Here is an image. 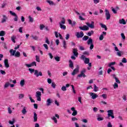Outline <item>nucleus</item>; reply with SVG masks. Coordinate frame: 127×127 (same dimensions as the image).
Wrapping results in <instances>:
<instances>
[{"label": "nucleus", "instance_id": "obj_17", "mask_svg": "<svg viewBox=\"0 0 127 127\" xmlns=\"http://www.w3.org/2000/svg\"><path fill=\"white\" fill-rule=\"evenodd\" d=\"M16 52V50H15L10 49L9 50V53L10 54V56H14Z\"/></svg>", "mask_w": 127, "mask_h": 127}, {"label": "nucleus", "instance_id": "obj_31", "mask_svg": "<svg viewBox=\"0 0 127 127\" xmlns=\"http://www.w3.org/2000/svg\"><path fill=\"white\" fill-rule=\"evenodd\" d=\"M3 18L2 19V20L1 21V22L2 23L5 22V21H6V19H7V17H6V16H5V15H3Z\"/></svg>", "mask_w": 127, "mask_h": 127}, {"label": "nucleus", "instance_id": "obj_13", "mask_svg": "<svg viewBox=\"0 0 127 127\" xmlns=\"http://www.w3.org/2000/svg\"><path fill=\"white\" fill-rule=\"evenodd\" d=\"M70 110L73 112L72 116H73L74 117H75V116H77L78 112H77V110H75V107H71Z\"/></svg>", "mask_w": 127, "mask_h": 127}, {"label": "nucleus", "instance_id": "obj_51", "mask_svg": "<svg viewBox=\"0 0 127 127\" xmlns=\"http://www.w3.org/2000/svg\"><path fill=\"white\" fill-rule=\"evenodd\" d=\"M14 122H15L14 119H13L12 121H9V124L10 125H13L14 124Z\"/></svg>", "mask_w": 127, "mask_h": 127}, {"label": "nucleus", "instance_id": "obj_20", "mask_svg": "<svg viewBox=\"0 0 127 127\" xmlns=\"http://www.w3.org/2000/svg\"><path fill=\"white\" fill-rule=\"evenodd\" d=\"M33 119V122H34V123H36V122H37V114L35 112H34Z\"/></svg>", "mask_w": 127, "mask_h": 127}, {"label": "nucleus", "instance_id": "obj_24", "mask_svg": "<svg viewBox=\"0 0 127 127\" xmlns=\"http://www.w3.org/2000/svg\"><path fill=\"white\" fill-rule=\"evenodd\" d=\"M47 2H48V3H49L50 5H55V3H54V2H53L52 0H47Z\"/></svg>", "mask_w": 127, "mask_h": 127}, {"label": "nucleus", "instance_id": "obj_11", "mask_svg": "<svg viewBox=\"0 0 127 127\" xmlns=\"http://www.w3.org/2000/svg\"><path fill=\"white\" fill-rule=\"evenodd\" d=\"M78 72H79V65H77L76 66V68H75L73 70V72L71 73V75L72 76H75V74L77 73Z\"/></svg>", "mask_w": 127, "mask_h": 127}, {"label": "nucleus", "instance_id": "obj_23", "mask_svg": "<svg viewBox=\"0 0 127 127\" xmlns=\"http://www.w3.org/2000/svg\"><path fill=\"white\" fill-rule=\"evenodd\" d=\"M21 113L23 114V115H25V114L27 113V111H26V107H24L23 108V109L21 111Z\"/></svg>", "mask_w": 127, "mask_h": 127}, {"label": "nucleus", "instance_id": "obj_22", "mask_svg": "<svg viewBox=\"0 0 127 127\" xmlns=\"http://www.w3.org/2000/svg\"><path fill=\"white\" fill-rule=\"evenodd\" d=\"M65 18L64 17H63L62 18V20L59 23L60 25H62L63 24H65Z\"/></svg>", "mask_w": 127, "mask_h": 127}, {"label": "nucleus", "instance_id": "obj_39", "mask_svg": "<svg viewBox=\"0 0 127 127\" xmlns=\"http://www.w3.org/2000/svg\"><path fill=\"white\" fill-rule=\"evenodd\" d=\"M36 61H37V62H40V59L39 56H36Z\"/></svg>", "mask_w": 127, "mask_h": 127}, {"label": "nucleus", "instance_id": "obj_19", "mask_svg": "<svg viewBox=\"0 0 127 127\" xmlns=\"http://www.w3.org/2000/svg\"><path fill=\"white\" fill-rule=\"evenodd\" d=\"M55 36L57 38H58V37H60V39H63V37H62V35L60 34V33L58 32H56L55 33Z\"/></svg>", "mask_w": 127, "mask_h": 127}, {"label": "nucleus", "instance_id": "obj_12", "mask_svg": "<svg viewBox=\"0 0 127 127\" xmlns=\"http://www.w3.org/2000/svg\"><path fill=\"white\" fill-rule=\"evenodd\" d=\"M4 65L5 66V68H6V69H7L8 68H9V64H8V59H5L4 60Z\"/></svg>", "mask_w": 127, "mask_h": 127}, {"label": "nucleus", "instance_id": "obj_21", "mask_svg": "<svg viewBox=\"0 0 127 127\" xmlns=\"http://www.w3.org/2000/svg\"><path fill=\"white\" fill-rule=\"evenodd\" d=\"M119 23L120 24H127V22L124 19H120L119 20Z\"/></svg>", "mask_w": 127, "mask_h": 127}, {"label": "nucleus", "instance_id": "obj_33", "mask_svg": "<svg viewBox=\"0 0 127 127\" xmlns=\"http://www.w3.org/2000/svg\"><path fill=\"white\" fill-rule=\"evenodd\" d=\"M52 120L54 122L55 124H57L58 121H57V119L55 116H53L51 118Z\"/></svg>", "mask_w": 127, "mask_h": 127}, {"label": "nucleus", "instance_id": "obj_43", "mask_svg": "<svg viewBox=\"0 0 127 127\" xmlns=\"http://www.w3.org/2000/svg\"><path fill=\"white\" fill-rule=\"evenodd\" d=\"M113 87L114 89H117V88H119V85L117 83H114V84L113 85Z\"/></svg>", "mask_w": 127, "mask_h": 127}, {"label": "nucleus", "instance_id": "obj_57", "mask_svg": "<svg viewBox=\"0 0 127 127\" xmlns=\"http://www.w3.org/2000/svg\"><path fill=\"white\" fill-rule=\"evenodd\" d=\"M31 65L32 67H33V66H36V63L35 62H33V63H31Z\"/></svg>", "mask_w": 127, "mask_h": 127}, {"label": "nucleus", "instance_id": "obj_6", "mask_svg": "<svg viewBox=\"0 0 127 127\" xmlns=\"http://www.w3.org/2000/svg\"><path fill=\"white\" fill-rule=\"evenodd\" d=\"M89 94L90 95V96L92 100H95V99H97V98H98V97H99V96L98 95H97V94H96L94 92H90L89 93Z\"/></svg>", "mask_w": 127, "mask_h": 127}, {"label": "nucleus", "instance_id": "obj_38", "mask_svg": "<svg viewBox=\"0 0 127 127\" xmlns=\"http://www.w3.org/2000/svg\"><path fill=\"white\" fill-rule=\"evenodd\" d=\"M45 28V25H43V24H41L40 25V30H43V29H44Z\"/></svg>", "mask_w": 127, "mask_h": 127}, {"label": "nucleus", "instance_id": "obj_49", "mask_svg": "<svg viewBox=\"0 0 127 127\" xmlns=\"http://www.w3.org/2000/svg\"><path fill=\"white\" fill-rule=\"evenodd\" d=\"M83 40H84V41H86L87 40H88V39H89V37L87 36H85L83 38Z\"/></svg>", "mask_w": 127, "mask_h": 127}, {"label": "nucleus", "instance_id": "obj_36", "mask_svg": "<svg viewBox=\"0 0 127 127\" xmlns=\"http://www.w3.org/2000/svg\"><path fill=\"white\" fill-rule=\"evenodd\" d=\"M63 47L64 49H66V48L67 47L66 44V41L64 40L63 41Z\"/></svg>", "mask_w": 127, "mask_h": 127}, {"label": "nucleus", "instance_id": "obj_61", "mask_svg": "<svg viewBox=\"0 0 127 127\" xmlns=\"http://www.w3.org/2000/svg\"><path fill=\"white\" fill-rule=\"evenodd\" d=\"M44 47H45V49H46V50H48V46L47 45V44H44L43 45Z\"/></svg>", "mask_w": 127, "mask_h": 127}, {"label": "nucleus", "instance_id": "obj_55", "mask_svg": "<svg viewBox=\"0 0 127 127\" xmlns=\"http://www.w3.org/2000/svg\"><path fill=\"white\" fill-rule=\"evenodd\" d=\"M48 55L50 57V59H53V56L51 53H49Z\"/></svg>", "mask_w": 127, "mask_h": 127}, {"label": "nucleus", "instance_id": "obj_41", "mask_svg": "<svg viewBox=\"0 0 127 127\" xmlns=\"http://www.w3.org/2000/svg\"><path fill=\"white\" fill-rule=\"evenodd\" d=\"M32 38L34 39V40H38V37L36 36H34L33 35H32Z\"/></svg>", "mask_w": 127, "mask_h": 127}, {"label": "nucleus", "instance_id": "obj_40", "mask_svg": "<svg viewBox=\"0 0 127 127\" xmlns=\"http://www.w3.org/2000/svg\"><path fill=\"white\" fill-rule=\"evenodd\" d=\"M51 86L53 88V89H55V88H56V84H55V82H52Z\"/></svg>", "mask_w": 127, "mask_h": 127}, {"label": "nucleus", "instance_id": "obj_48", "mask_svg": "<svg viewBox=\"0 0 127 127\" xmlns=\"http://www.w3.org/2000/svg\"><path fill=\"white\" fill-rule=\"evenodd\" d=\"M121 37L123 40H126V36H125V34L123 33H121Z\"/></svg>", "mask_w": 127, "mask_h": 127}, {"label": "nucleus", "instance_id": "obj_26", "mask_svg": "<svg viewBox=\"0 0 127 127\" xmlns=\"http://www.w3.org/2000/svg\"><path fill=\"white\" fill-rule=\"evenodd\" d=\"M24 98V94H18V99L19 100H22Z\"/></svg>", "mask_w": 127, "mask_h": 127}, {"label": "nucleus", "instance_id": "obj_34", "mask_svg": "<svg viewBox=\"0 0 127 127\" xmlns=\"http://www.w3.org/2000/svg\"><path fill=\"white\" fill-rule=\"evenodd\" d=\"M100 26H101V27L102 28H104L105 30H107L108 29L107 28V26H106V25L103 24V23H100Z\"/></svg>", "mask_w": 127, "mask_h": 127}, {"label": "nucleus", "instance_id": "obj_9", "mask_svg": "<svg viewBox=\"0 0 127 127\" xmlns=\"http://www.w3.org/2000/svg\"><path fill=\"white\" fill-rule=\"evenodd\" d=\"M79 29L81 30H83V31H87V30H89V28L87 25H83V26H79Z\"/></svg>", "mask_w": 127, "mask_h": 127}, {"label": "nucleus", "instance_id": "obj_10", "mask_svg": "<svg viewBox=\"0 0 127 127\" xmlns=\"http://www.w3.org/2000/svg\"><path fill=\"white\" fill-rule=\"evenodd\" d=\"M105 12L106 19L107 20H109L111 19V14H110V12L109 11V10H108V9H105Z\"/></svg>", "mask_w": 127, "mask_h": 127}, {"label": "nucleus", "instance_id": "obj_2", "mask_svg": "<svg viewBox=\"0 0 127 127\" xmlns=\"http://www.w3.org/2000/svg\"><path fill=\"white\" fill-rule=\"evenodd\" d=\"M35 97L37 99V101L38 102H41V92L38 91L36 92Z\"/></svg>", "mask_w": 127, "mask_h": 127}, {"label": "nucleus", "instance_id": "obj_16", "mask_svg": "<svg viewBox=\"0 0 127 127\" xmlns=\"http://www.w3.org/2000/svg\"><path fill=\"white\" fill-rule=\"evenodd\" d=\"M107 35L106 32H103L102 34H101L99 37V40H103L104 39V37Z\"/></svg>", "mask_w": 127, "mask_h": 127}, {"label": "nucleus", "instance_id": "obj_28", "mask_svg": "<svg viewBox=\"0 0 127 127\" xmlns=\"http://www.w3.org/2000/svg\"><path fill=\"white\" fill-rule=\"evenodd\" d=\"M88 45H90L91 44H93V39H91L90 38L88 39L87 42Z\"/></svg>", "mask_w": 127, "mask_h": 127}, {"label": "nucleus", "instance_id": "obj_37", "mask_svg": "<svg viewBox=\"0 0 127 127\" xmlns=\"http://www.w3.org/2000/svg\"><path fill=\"white\" fill-rule=\"evenodd\" d=\"M60 27L61 29H63L64 30H65V29H66V26H65L64 25H60Z\"/></svg>", "mask_w": 127, "mask_h": 127}, {"label": "nucleus", "instance_id": "obj_56", "mask_svg": "<svg viewBox=\"0 0 127 127\" xmlns=\"http://www.w3.org/2000/svg\"><path fill=\"white\" fill-rule=\"evenodd\" d=\"M25 66H26V67H27L28 68H30L32 67L31 64H25Z\"/></svg>", "mask_w": 127, "mask_h": 127}, {"label": "nucleus", "instance_id": "obj_25", "mask_svg": "<svg viewBox=\"0 0 127 127\" xmlns=\"http://www.w3.org/2000/svg\"><path fill=\"white\" fill-rule=\"evenodd\" d=\"M14 56H15V57H17V58L20 57V53L18 51L16 52Z\"/></svg>", "mask_w": 127, "mask_h": 127}, {"label": "nucleus", "instance_id": "obj_60", "mask_svg": "<svg viewBox=\"0 0 127 127\" xmlns=\"http://www.w3.org/2000/svg\"><path fill=\"white\" fill-rule=\"evenodd\" d=\"M47 82H48V84H51V83H52V80L50 78H48L47 79Z\"/></svg>", "mask_w": 127, "mask_h": 127}, {"label": "nucleus", "instance_id": "obj_4", "mask_svg": "<svg viewBox=\"0 0 127 127\" xmlns=\"http://www.w3.org/2000/svg\"><path fill=\"white\" fill-rule=\"evenodd\" d=\"M80 58L84 61L85 64H89L90 63V59L86 58L84 55H82Z\"/></svg>", "mask_w": 127, "mask_h": 127}, {"label": "nucleus", "instance_id": "obj_47", "mask_svg": "<svg viewBox=\"0 0 127 127\" xmlns=\"http://www.w3.org/2000/svg\"><path fill=\"white\" fill-rule=\"evenodd\" d=\"M62 91H63L64 92H65V91H67V88H66V86H63L62 87Z\"/></svg>", "mask_w": 127, "mask_h": 127}, {"label": "nucleus", "instance_id": "obj_50", "mask_svg": "<svg viewBox=\"0 0 127 127\" xmlns=\"http://www.w3.org/2000/svg\"><path fill=\"white\" fill-rule=\"evenodd\" d=\"M55 60H56V61H57V62H59V61H60V57H56L55 58Z\"/></svg>", "mask_w": 127, "mask_h": 127}, {"label": "nucleus", "instance_id": "obj_45", "mask_svg": "<svg viewBox=\"0 0 127 127\" xmlns=\"http://www.w3.org/2000/svg\"><path fill=\"white\" fill-rule=\"evenodd\" d=\"M29 98L30 99V101H31V103H35V101L34 100L32 99V97L30 95H29Z\"/></svg>", "mask_w": 127, "mask_h": 127}, {"label": "nucleus", "instance_id": "obj_14", "mask_svg": "<svg viewBox=\"0 0 127 127\" xmlns=\"http://www.w3.org/2000/svg\"><path fill=\"white\" fill-rule=\"evenodd\" d=\"M76 36L77 38H81L84 36V33H83V32H77L76 34Z\"/></svg>", "mask_w": 127, "mask_h": 127}, {"label": "nucleus", "instance_id": "obj_32", "mask_svg": "<svg viewBox=\"0 0 127 127\" xmlns=\"http://www.w3.org/2000/svg\"><path fill=\"white\" fill-rule=\"evenodd\" d=\"M69 66L70 68H73V67H74V65L73 64V62L71 60H69Z\"/></svg>", "mask_w": 127, "mask_h": 127}, {"label": "nucleus", "instance_id": "obj_62", "mask_svg": "<svg viewBox=\"0 0 127 127\" xmlns=\"http://www.w3.org/2000/svg\"><path fill=\"white\" fill-rule=\"evenodd\" d=\"M79 19H80V20H85V18H83L81 15L79 16Z\"/></svg>", "mask_w": 127, "mask_h": 127}, {"label": "nucleus", "instance_id": "obj_35", "mask_svg": "<svg viewBox=\"0 0 127 127\" xmlns=\"http://www.w3.org/2000/svg\"><path fill=\"white\" fill-rule=\"evenodd\" d=\"M101 96L102 97V98H103L104 100H106V99L108 98V95H107V94H103L102 95H101Z\"/></svg>", "mask_w": 127, "mask_h": 127}, {"label": "nucleus", "instance_id": "obj_5", "mask_svg": "<svg viewBox=\"0 0 127 127\" xmlns=\"http://www.w3.org/2000/svg\"><path fill=\"white\" fill-rule=\"evenodd\" d=\"M108 117L110 118L111 117L112 119H115V116H114V110H109L107 111Z\"/></svg>", "mask_w": 127, "mask_h": 127}, {"label": "nucleus", "instance_id": "obj_30", "mask_svg": "<svg viewBox=\"0 0 127 127\" xmlns=\"http://www.w3.org/2000/svg\"><path fill=\"white\" fill-rule=\"evenodd\" d=\"M11 41H12L13 43H15V39H16V36H11Z\"/></svg>", "mask_w": 127, "mask_h": 127}, {"label": "nucleus", "instance_id": "obj_58", "mask_svg": "<svg viewBox=\"0 0 127 127\" xmlns=\"http://www.w3.org/2000/svg\"><path fill=\"white\" fill-rule=\"evenodd\" d=\"M8 114H11V113H12V111H11V108H10V107L8 108Z\"/></svg>", "mask_w": 127, "mask_h": 127}, {"label": "nucleus", "instance_id": "obj_64", "mask_svg": "<svg viewBox=\"0 0 127 127\" xmlns=\"http://www.w3.org/2000/svg\"><path fill=\"white\" fill-rule=\"evenodd\" d=\"M107 127H113V125H112V123L111 122H109L107 125Z\"/></svg>", "mask_w": 127, "mask_h": 127}, {"label": "nucleus", "instance_id": "obj_29", "mask_svg": "<svg viewBox=\"0 0 127 127\" xmlns=\"http://www.w3.org/2000/svg\"><path fill=\"white\" fill-rule=\"evenodd\" d=\"M24 84H25V81L24 79L21 80L20 82V85L21 87H23L24 86Z\"/></svg>", "mask_w": 127, "mask_h": 127}, {"label": "nucleus", "instance_id": "obj_63", "mask_svg": "<svg viewBox=\"0 0 127 127\" xmlns=\"http://www.w3.org/2000/svg\"><path fill=\"white\" fill-rule=\"evenodd\" d=\"M122 98L124 100V101H127V95H123V96L122 97Z\"/></svg>", "mask_w": 127, "mask_h": 127}, {"label": "nucleus", "instance_id": "obj_42", "mask_svg": "<svg viewBox=\"0 0 127 127\" xmlns=\"http://www.w3.org/2000/svg\"><path fill=\"white\" fill-rule=\"evenodd\" d=\"M116 64L115 62H112V63H110L109 64L108 66L109 67H112V66H114V65H115Z\"/></svg>", "mask_w": 127, "mask_h": 127}, {"label": "nucleus", "instance_id": "obj_1", "mask_svg": "<svg viewBox=\"0 0 127 127\" xmlns=\"http://www.w3.org/2000/svg\"><path fill=\"white\" fill-rule=\"evenodd\" d=\"M28 70L29 71L30 73L31 74H32V73H34V75L36 76V77H39V76H43L42 72L39 71L38 72V70L37 69H34L33 68H29Z\"/></svg>", "mask_w": 127, "mask_h": 127}, {"label": "nucleus", "instance_id": "obj_54", "mask_svg": "<svg viewBox=\"0 0 127 127\" xmlns=\"http://www.w3.org/2000/svg\"><path fill=\"white\" fill-rule=\"evenodd\" d=\"M8 86H9V83L8 82H6V83H5L4 85V88H7L8 87Z\"/></svg>", "mask_w": 127, "mask_h": 127}, {"label": "nucleus", "instance_id": "obj_18", "mask_svg": "<svg viewBox=\"0 0 127 127\" xmlns=\"http://www.w3.org/2000/svg\"><path fill=\"white\" fill-rule=\"evenodd\" d=\"M73 55L75 56V57H78V55L79 54L78 53V50L76 49H74L73 51Z\"/></svg>", "mask_w": 127, "mask_h": 127}, {"label": "nucleus", "instance_id": "obj_52", "mask_svg": "<svg viewBox=\"0 0 127 127\" xmlns=\"http://www.w3.org/2000/svg\"><path fill=\"white\" fill-rule=\"evenodd\" d=\"M122 63H127V59H126V58H124L122 60Z\"/></svg>", "mask_w": 127, "mask_h": 127}, {"label": "nucleus", "instance_id": "obj_59", "mask_svg": "<svg viewBox=\"0 0 127 127\" xmlns=\"http://www.w3.org/2000/svg\"><path fill=\"white\" fill-rule=\"evenodd\" d=\"M83 54H84V55H87V56H89V55H90V53H89V52H87L85 51L84 52Z\"/></svg>", "mask_w": 127, "mask_h": 127}, {"label": "nucleus", "instance_id": "obj_15", "mask_svg": "<svg viewBox=\"0 0 127 127\" xmlns=\"http://www.w3.org/2000/svg\"><path fill=\"white\" fill-rule=\"evenodd\" d=\"M51 104H52V100L50 98H48L46 101V105L49 107Z\"/></svg>", "mask_w": 127, "mask_h": 127}, {"label": "nucleus", "instance_id": "obj_27", "mask_svg": "<svg viewBox=\"0 0 127 127\" xmlns=\"http://www.w3.org/2000/svg\"><path fill=\"white\" fill-rule=\"evenodd\" d=\"M93 91L94 92H98L99 91V87L96 84H94Z\"/></svg>", "mask_w": 127, "mask_h": 127}, {"label": "nucleus", "instance_id": "obj_8", "mask_svg": "<svg viewBox=\"0 0 127 127\" xmlns=\"http://www.w3.org/2000/svg\"><path fill=\"white\" fill-rule=\"evenodd\" d=\"M9 13L13 16H15L14 18V21H17V20H18V16H17V15L14 12H13L12 11H10Z\"/></svg>", "mask_w": 127, "mask_h": 127}, {"label": "nucleus", "instance_id": "obj_3", "mask_svg": "<svg viewBox=\"0 0 127 127\" xmlns=\"http://www.w3.org/2000/svg\"><path fill=\"white\" fill-rule=\"evenodd\" d=\"M85 73H86V69L83 68L80 71V74H78L77 77H79V78H81V77H83V78H85L86 77Z\"/></svg>", "mask_w": 127, "mask_h": 127}, {"label": "nucleus", "instance_id": "obj_7", "mask_svg": "<svg viewBox=\"0 0 127 127\" xmlns=\"http://www.w3.org/2000/svg\"><path fill=\"white\" fill-rule=\"evenodd\" d=\"M86 25L89 27V28H95V22L94 21H91V23H90L89 22L86 23Z\"/></svg>", "mask_w": 127, "mask_h": 127}, {"label": "nucleus", "instance_id": "obj_46", "mask_svg": "<svg viewBox=\"0 0 127 127\" xmlns=\"http://www.w3.org/2000/svg\"><path fill=\"white\" fill-rule=\"evenodd\" d=\"M81 122L84 124H87L88 123V120L86 119H82Z\"/></svg>", "mask_w": 127, "mask_h": 127}, {"label": "nucleus", "instance_id": "obj_53", "mask_svg": "<svg viewBox=\"0 0 127 127\" xmlns=\"http://www.w3.org/2000/svg\"><path fill=\"white\" fill-rule=\"evenodd\" d=\"M0 74H1V75H5V74H6L4 70H1V69L0 70Z\"/></svg>", "mask_w": 127, "mask_h": 127}, {"label": "nucleus", "instance_id": "obj_44", "mask_svg": "<svg viewBox=\"0 0 127 127\" xmlns=\"http://www.w3.org/2000/svg\"><path fill=\"white\" fill-rule=\"evenodd\" d=\"M28 18H29V21L30 22H33V18H32V17L29 16Z\"/></svg>", "mask_w": 127, "mask_h": 127}]
</instances>
